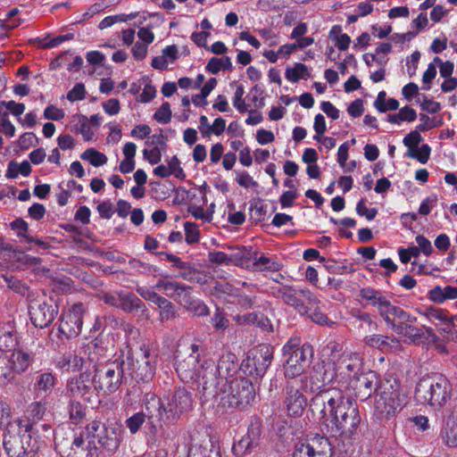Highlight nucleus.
<instances>
[{"label":"nucleus","mask_w":457,"mask_h":457,"mask_svg":"<svg viewBox=\"0 0 457 457\" xmlns=\"http://www.w3.org/2000/svg\"><path fill=\"white\" fill-rule=\"evenodd\" d=\"M10 228L16 232L19 237H23L27 241V237H29V235L27 234L29 225L24 220L21 218L14 220L10 223Z\"/></svg>","instance_id":"obj_56"},{"label":"nucleus","mask_w":457,"mask_h":457,"mask_svg":"<svg viewBox=\"0 0 457 457\" xmlns=\"http://www.w3.org/2000/svg\"><path fill=\"white\" fill-rule=\"evenodd\" d=\"M54 385L55 378L52 373L46 372L37 376L35 386L37 391L44 392L47 395L51 393Z\"/></svg>","instance_id":"obj_40"},{"label":"nucleus","mask_w":457,"mask_h":457,"mask_svg":"<svg viewBox=\"0 0 457 457\" xmlns=\"http://www.w3.org/2000/svg\"><path fill=\"white\" fill-rule=\"evenodd\" d=\"M310 410L320 421L327 420L328 414L331 431L343 438L351 439L358 433L361 422L358 405L341 389L332 387L316 393L311 399Z\"/></svg>","instance_id":"obj_1"},{"label":"nucleus","mask_w":457,"mask_h":457,"mask_svg":"<svg viewBox=\"0 0 457 457\" xmlns=\"http://www.w3.org/2000/svg\"><path fill=\"white\" fill-rule=\"evenodd\" d=\"M145 421V414L143 411H139L127 419L126 426L131 434H136Z\"/></svg>","instance_id":"obj_51"},{"label":"nucleus","mask_w":457,"mask_h":457,"mask_svg":"<svg viewBox=\"0 0 457 457\" xmlns=\"http://www.w3.org/2000/svg\"><path fill=\"white\" fill-rule=\"evenodd\" d=\"M143 156L149 163L156 164L162 159V153L158 146H154L152 149H144Z\"/></svg>","instance_id":"obj_61"},{"label":"nucleus","mask_w":457,"mask_h":457,"mask_svg":"<svg viewBox=\"0 0 457 457\" xmlns=\"http://www.w3.org/2000/svg\"><path fill=\"white\" fill-rule=\"evenodd\" d=\"M253 267L257 271H278L281 270L282 265L276 259L262 255L259 258H255Z\"/></svg>","instance_id":"obj_36"},{"label":"nucleus","mask_w":457,"mask_h":457,"mask_svg":"<svg viewBox=\"0 0 457 457\" xmlns=\"http://www.w3.org/2000/svg\"><path fill=\"white\" fill-rule=\"evenodd\" d=\"M309 295L311 301L306 300L304 297H300L301 304L303 308V311H296L300 315H306L308 318L312 320V321L319 324V325H328V318L326 314H324L319 306L320 300L317 295L309 289Z\"/></svg>","instance_id":"obj_25"},{"label":"nucleus","mask_w":457,"mask_h":457,"mask_svg":"<svg viewBox=\"0 0 457 457\" xmlns=\"http://www.w3.org/2000/svg\"><path fill=\"white\" fill-rule=\"evenodd\" d=\"M356 212L360 216H365L368 220H372L378 214L376 208L368 209L364 200H361L356 205Z\"/></svg>","instance_id":"obj_60"},{"label":"nucleus","mask_w":457,"mask_h":457,"mask_svg":"<svg viewBox=\"0 0 457 457\" xmlns=\"http://www.w3.org/2000/svg\"><path fill=\"white\" fill-rule=\"evenodd\" d=\"M253 449H255V447L242 436L238 442L234 443L232 453L237 457H245L250 454Z\"/></svg>","instance_id":"obj_48"},{"label":"nucleus","mask_w":457,"mask_h":457,"mask_svg":"<svg viewBox=\"0 0 457 457\" xmlns=\"http://www.w3.org/2000/svg\"><path fill=\"white\" fill-rule=\"evenodd\" d=\"M408 320H398L393 324L391 329L397 335L407 337L412 342L420 340L425 337V333L428 336L433 334L432 328L429 327L422 326L418 328L413 324L417 321V318L407 313Z\"/></svg>","instance_id":"obj_21"},{"label":"nucleus","mask_w":457,"mask_h":457,"mask_svg":"<svg viewBox=\"0 0 457 457\" xmlns=\"http://www.w3.org/2000/svg\"><path fill=\"white\" fill-rule=\"evenodd\" d=\"M212 323L217 330H224L228 327L229 321L222 315L219 309H217V312L212 318Z\"/></svg>","instance_id":"obj_64"},{"label":"nucleus","mask_w":457,"mask_h":457,"mask_svg":"<svg viewBox=\"0 0 457 457\" xmlns=\"http://www.w3.org/2000/svg\"><path fill=\"white\" fill-rule=\"evenodd\" d=\"M428 298L436 303H443L446 300L457 299V287L436 286L428 292Z\"/></svg>","instance_id":"obj_31"},{"label":"nucleus","mask_w":457,"mask_h":457,"mask_svg":"<svg viewBox=\"0 0 457 457\" xmlns=\"http://www.w3.org/2000/svg\"><path fill=\"white\" fill-rule=\"evenodd\" d=\"M84 306L76 303L62 314L58 331L67 339L78 337L82 329Z\"/></svg>","instance_id":"obj_16"},{"label":"nucleus","mask_w":457,"mask_h":457,"mask_svg":"<svg viewBox=\"0 0 457 457\" xmlns=\"http://www.w3.org/2000/svg\"><path fill=\"white\" fill-rule=\"evenodd\" d=\"M58 310L46 302L33 300L29 305V313L32 324L40 328L48 327L54 320Z\"/></svg>","instance_id":"obj_20"},{"label":"nucleus","mask_w":457,"mask_h":457,"mask_svg":"<svg viewBox=\"0 0 457 457\" xmlns=\"http://www.w3.org/2000/svg\"><path fill=\"white\" fill-rule=\"evenodd\" d=\"M23 426L19 420L15 424H8L2 434L3 445L9 457H32L34 455L29 440L22 431Z\"/></svg>","instance_id":"obj_9"},{"label":"nucleus","mask_w":457,"mask_h":457,"mask_svg":"<svg viewBox=\"0 0 457 457\" xmlns=\"http://www.w3.org/2000/svg\"><path fill=\"white\" fill-rule=\"evenodd\" d=\"M332 448L328 437L320 434L299 439L294 447L292 457H331Z\"/></svg>","instance_id":"obj_11"},{"label":"nucleus","mask_w":457,"mask_h":457,"mask_svg":"<svg viewBox=\"0 0 457 457\" xmlns=\"http://www.w3.org/2000/svg\"><path fill=\"white\" fill-rule=\"evenodd\" d=\"M154 118L160 123H169L171 120V111L170 104L168 102L163 103L154 114Z\"/></svg>","instance_id":"obj_54"},{"label":"nucleus","mask_w":457,"mask_h":457,"mask_svg":"<svg viewBox=\"0 0 457 457\" xmlns=\"http://www.w3.org/2000/svg\"><path fill=\"white\" fill-rule=\"evenodd\" d=\"M422 140L418 130L411 131L403 140V145L408 147V150H414L420 145Z\"/></svg>","instance_id":"obj_57"},{"label":"nucleus","mask_w":457,"mask_h":457,"mask_svg":"<svg viewBox=\"0 0 457 457\" xmlns=\"http://www.w3.org/2000/svg\"><path fill=\"white\" fill-rule=\"evenodd\" d=\"M185 308L196 316H207L210 314L207 305L203 301L195 297L190 301V304H187Z\"/></svg>","instance_id":"obj_49"},{"label":"nucleus","mask_w":457,"mask_h":457,"mask_svg":"<svg viewBox=\"0 0 457 457\" xmlns=\"http://www.w3.org/2000/svg\"><path fill=\"white\" fill-rule=\"evenodd\" d=\"M16 345V337L7 326L0 327V350L11 351Z\"/></svg>","instance_id":"obj_39"},{"label":"nucleus","mask_w":457,"mask_h":457,"mask_svg":"<svg viewBox=\"0 0 457 457\" xmlns=\"http://www.w3.org/2000/svg\"><path fill=\"white\" fill-rule=\"evenodd\" d=\"M145 307L144 303L133 293L120 292L119 309L131 312Z\"/></svg>","instance_id":"obj_33"},{"label":"nucleus","mask_w":457,"mask_h":457,"mask_svg":"<svg viewBox=\"0 0 457 457\" xmlns=\"http://www.w3.org/2000/svg\"><path fill=\"white\" fill-rule=\"evenodd\" d=\"M80 158L88 161L93 166L98 167L107 162V157L104 154L96 150L95 148H88L84 151Z\"/></svg>","instance_id":"obj_41"},{"label":"nucleus","mask_w":457,"mask_h":457,"mask_svg":"<svg viewBox=\"0 0 457 457\" xmlns=\"http://www.w3.org/2000/svg\"><path fill=\"white\" fill-rule=\"evenodd\" d=\"M245 95V89L242 85L238 86L235 91L234 98H233V105L234 107L241 113H244L248 111V105L245 104V99L243 98Z\"/></svg>","instance_id":"obj_53"},{"label":"nucleus","mask_w":457,"mask_h":457,"mask_svg":"<svg viewBox=\"0 0 457 457\" xmlns=\"http://www.w3.org/2000/svg\"><path fill=\"white\" fill-rule=\"evenodd\" d=\"M122 440V429L117 424L104 426L103 434L98 438L101 446L109 453H115Z\"/></svg>","instance_id":"obj_26"},{"label":"nucleus","mask_w":457,"mask_h":457,"mask_svg":"<svg viewBox=\"0 0 457 457\" xmlns=\"http://www.w3.org/2000/svg\"><path fill=\"white\" fill-rule=\"evenodd\" d=\"M330 383L337 384V375L333 358L327 361H323L316 363L310 375L311 390L312 392L323 391L324 389L321 388Z\"/></svg>","instance_id":"obj_17"},{"label":"nucleus","mask_w":457,"mask_h":457,"mask_svg":"<svg viewBox=\"0 0 457 457\" xmlns=\"http://www.w3.org/2000/svg\"><path fill=\"white\" fill-rule=\"evenodd\" d=\"M85 86L82 83H77L67 94V99L71 102L83 100L85 98Z\"/></svg>","instance_id":"obj_58"},{"label":"nucleus","mask_w":457,"mask_h":457,"mask_svg":"<svg viewBox=\"0 0 457 457\" xmlns=\"http://www.w3.org/2000/svg\"><path fill=\"white\" fill-rule=\"evenodd\" d=\"M160 308V317L162 320H169L175 318L174 304L168 299L163 300V303L158 305Z\"/></svg>","instance_id":"obj_55"},{"label":"nucleus","mask_w":457,"mask_h":457,"mask_svg":"<svg viewBox=\"0 0 457 457\" xmlns=\"http://www.w3.org/2000/svg\"><path fill=\"white\" fill-rule=\"evenodd\" d=\"M143 403L152 423L160 427L173 425L180 417L192 410L193 398L185 387L177 388L171 395L158 398L154 393L145 395Z\"/></svg>","instance_id":"obj_2"},{"label":"nucleus","mask_w":457,"mask_h":457,"mask_svg":"<svg viewBox=\"0 0 457 457\" xmlns=\"http://www.w3.org/2000/svg\"><path fill=\"white\" fill-rule=\"evenodd\" d=\"M44 117L47 120H61L64 118V112L54 105H49L44 111Z\"/></svg>","instance_id":"obj_62"},{"label":"nucleus","mask_w":457,"mask_h":457,"mask_svg":"<svg viewBox=\"0 0 457 457\" xmlns=\"http://www.w3.org/2000/svg\"><path fill=\"white\" fill-rule=\"evenodd\" d=\"M192 292L193 288L190 286L182 284L174 301L186 307L190 304V301L194 298Z\"/></svg>","instance_id":"obj_52"},{"label":"nucleus","mask_w":457,"mask_h":457,"mask_svg":"<svg viewBox=\"0 0 457 457\" xmlns=\"http://www.w3.org/2000/svg\"><path fill=\"white\" fill-rule=\"evenodd\" d=\"M123 365L124 361L120 359L104 365H96L92 378L96 394L111 395L120 388L124 378Z\"/></svg>","instance_id":"obj_8"},{"label":"nucleus","mask_w":457,"mask_h":457,"mask_svg":"<svg viewBox=\"0 0 457 457\" xmlns=\"http://www.w3.org/2000/svg\"><path fill=\"white\" fill-rule=\"evenodd\" d=\"M65 393L69 399H79L87 403H89L91 398L97 395L92 375L86 373L70 378L65 386Z\"/></svg>","instance_id":"obj_15"},{"label":"nucleus","mask_w":457,"mask_h":457,"mask_svg":"<svg viewBox=\"0 0 457 457\" xmlns=\"http://www.w3.org/2000/svg\"><path fill=\"white\" fill-rule=\"evenodd\" d=\"M10 361L15 371L22 372L30 365L31 356L22 350H16L12 353Z\"/></svg>","instance_id":"obj_34"},{"label":"nucleus","mask_w":457,"mask_h":457,"mask_svg":"<svg viewBox=\"0 0 457 457\" xmlns=\"http://www.w3.org/2000/svg\"><path fill=\"white\" fill-rule=\"evenodd\" d=\"M186 242L188 245L197 243L200 239V231L198 226L195 223L187 221L184 224Z\"/></svg>","instance_id":"obj_50"},{"label":"nucleus","mask_w":457,"mask_h":457,"mask_svg":"<svg viewBox=\"0 0 457 457\" xmlns=\"http://www.w3.org/2000/svg\"><path fill=\"white\" fill-rule=\"evenodd\" d=\"M379 315L384 319L388 328H392L398 320H407V312L399 306L391 303L389 299L378 309Z\"/></svg>","instance_id":"obj_29"},{"label":"nucleus","mask_w":457,"mask_h":457,"mask_svg":"<svg viewBox=\"0 0 457 457\" xmlns=\"http://www.w3.org/2000/svg\"><path fill=\"white\" fill-rule=\"evenodd\" d=\"M129 359L130 376L137 382L150 381L155 372V357L152 356L146 350L142 352L139 356Z\"/></svg>","instance_id":"obj_18"},{"label":"nucleus","mask_w":457,"mask_h":457,"mask_svg":"<svg viewBox=\"0 0 457 457\" xmlns=\"http://www.w3.org/2000/svg\"><path fill=\"white\" fill-rule=\"evenodd\" d=\"M379 380L376 373L372 371L359 373L353 378L346 387L353 390L355 397L360 401H365L369 399L372 394H375V389Z\"/></svg>","instance_id":"obj_19"},{"label":"nucleus","mask_w":457,"mask_h":457,"mask_svg":"<svg viewBox=\"0 0 457 457\" xmlns=\"http://www.w3.org/2000/svg\"><path fill=\"white\" fill-rule=\"evenodd\" d=\"M337 375V385L347 386L353 377L360 373L362 366L361 358L358 353H344L337 358L332 356Z\"/></svg>","instance_id":"obj_12"},{"label":"nucleus","mask_w":457,"mask_h":457,"mask_svg":"<svg viewBox=\"0 0 457 457\" xmlns=\"http://www.w3.org/2000/svg\"><path fill=\"white\" fill-rule=\"evenodd\" d=\"M452 386L443 375L422 378L415 388V399L434 408L444 406L451 397Z\"/></svg>","instance_id":"obj_6"},{"label":"nucleus","mask_w":457,"mask_h":457,"mask_svg":"<svg viewBox=\"0 0 457 457\" xmlns=\"http://www.w3.org/2000/svg\"><path fill=\"white\" fill-rule=\"evenodd\" d=\"M181 283L175 280H159L155 285V288L163 291L166 295L175 300L176 294H178Z\"/></svg>","instance_id":"obj_43"},{"label":"nucleus","mask_w":457,"mask_h":457,"mask_svg":"<svg viewBox=\"0 0 457 457\" xmlns=\"http://www.w3.org/2000/svg\"><path fill=\"white\" fill-rule=\"evenodd\" d=\"M60 363L62 368L68 366V369L73 372H79V374L86 373L87 375H92L96 365L92 359L76 354L64 358Z\"/></svg>","instance_id":"obj_27"},{"label":"nucleus","mask_w":457,"mask_h":457,"mask_svg":"<svg viewBox=\"0 0 457 457\" xmlns=\"http://www.w3.org/2000/svg\"><path fill=\"white\" fill-rule=\"evenodd\" d=\"M272 294L275 297L293 307L295 311H303V306L299 304L301 302L300 297H304L306 300L311 301L309 288H296L290 286H282L274 288Z\"/></svg>","instance_id":"obj_23"},{"label":"nucleus","mask_w":457,"mask_h":457,"mask_svg":"<svg viewBox=\"0 0 457 457\" xmlns=\"http://www.w3.org/2000/svg\"><path fill=\"white\" fill-rule=\"evenodd\" d=\"M286 79L291 82H297L300 79H307L311 77L308 68L303 63H295L291 68L287 67L285 72Z\"/></svg>","instance_id":"obj_37"},{"label":"nucleus","mask_w":457,"mask_h":457,"mask_svg":"<svg viewBox=\"0 0 457 457\" xmlns=\"http://www.w3.org/2000/svg\"><path fill=\"white\" fill-rule=\"evenodd\" d=\"M430 147L428 145H422L420 147H417L414 150H408L406 153V156L416 159L420 163L425 164L428 162L430 156Z\"/></svg>","instance_id":"obj_46"},{"label":"nucleus","mask_w":457,"mask_h":457,"mask_svg":"<svg viewBox=\"0 0 457 457\" xmlns=\"http://www.w3.org/2000/svg\"><path fill=\"white\" fill-rule=\"evenodd\" d=\"M252 259L251 250L242 247L235 249L228 254L229 264L243 267L247 261Z\"/></svg>","instance_id":"obj_42"},{"label":"nucleus","mask_w":457,"mask_h":457,"mask_svg":"<svg viewBox=\"0 0 457 457\" xmlns=\"http://www.w3.org/2000/svg\"><path fill=\"white\" fill-rule=\"evenodd\" d=\"M273 360V348L270 345H260L248 352L243 361L242 370L245 374L262 378Z\"/></svg>","instance_id":"obj_10"},{"label":"nucleus","mask_w":457,"mask_h":457,"mask_svg":"<svg viewBox=\"0 0 457 457\" xmlns=\"http://www.w3.org/2000/svg\"><path fill=\"white\" fill-rule=\"evenodd\" d=\"M307 378H300V380H287L286 386V398L284 404L290 416H301L307 404V400L301 389L306 384Z\"/></svg>","instance_id":"obj_13"},{"label":"nucleus","mask_w":457,"mask_h":457,"mask_svg":"<svg viewBox=\"0 0 457 457\" xmlns=\"http://www.w3.org/2000/svg\"><path fill=\"white\" fill-rule=\"evenodd\" d=\"M423 315L429 319L430 320H440L441 322L445 320L446 318H448L444 310L433 307L426 309L423 312Z\"/></svg>","instance_id":"obj_63"},{"label":"nucleus","mask_w":457,"mask_h":457,"mask_svg":"<svg viewBox=\"0 0 457 457\" xmlns=\"http://www.w3.org/2000/svg\"><path fill=\"white\" fill-rule=\"evenodd\" d=\"M202 371V393L205 400H209L210 396L217 394V386H227L237 372V364L236 362V355L228 353L223 354L218 361L216 366L212 361H205Z\"/></svg>","instance_id":"obj_3"},{"label":"nucleus","mask_w":457,"mask_h":457,"mask_svg":"<svg viewBox=\"0 0 457 457\" xmlns=\"http://www.w3.org/2000/svg\"><path fill=\"white\" fill-rule=\"evenodd\" d=\"M405 404V395L400 382L393 378L379 380L375 389L374 408L377 414L389 419L398 413Z\"/></svg>","instance_id":"obj_4"},{"label":"nucleus","mask_w":457,"mask_h":457,"mask_svg":"<svg viewBox=\"0 0 457 457\" xmlns=\"http://www.w3.org/2000/svg\"><path fill=\"white\" fill-rule=\"evenodd\" d=\"M212 397L219 398V407L223 408L224 411H229L250 404L255 398V389L249 379L236 378L224 386V388L217 386V394Z\"/></svg>","instance_id":"obj_5"},{"label":"nucleus","mask_w":457,"mask_h":457,"mask_svg":"<svg viewBox=\"0 0 457 457\" xmlns=\"http://www.w3.org/2000/svg\"><path fill=\"white\" fill-rule=\"evenodd\" d=\"M204 361L201 364L200 354H189L184 359H179L177 361L176 370L179 376L182 377L183 379H196L202 386V371L204 370Z\"/></svg>","instance_id":"obj_22"},{"label":"nucleus","mask_w":457,"mask_h":457,"mask_svg":"<svg viewBox=\"0 0 457 457\" xmlns=\"http://www.w3.org/2000/svg\"><path fill=\"white\" fill-rule=\"evenodd\" d=\"M353 316L360 323L361 328H368L370 331L377 329L378 325L375 321H373L370 313L355 311L353 313Z\"/></svg>","instance_id":"obj_47"},{"label":"nucleus","mask_w":457,"mask_h":457,"mask_svg":"<svg viewBox=\"0 0 457 457\" xmlns=\"http://www.w3.org/2000/svg\"><path fill=\"white\" fill-rule=\"evenodd\" d=\"M187 457H221L220 448L218 444L208 439L199 445H193Z\"/></svg>","instance_id":"obj_30"},{"label":"nucleus","mask_w":457,"mask_h":457,"mask_svg":"<svg viewBox=\"0 0 457 457\" xmlns=\"http://www.w3.org/2000/svg\"><path fill=\"white\" fill-rule=\"evenodd\" d=\"M262 436V425L260 421L251 423L248 427L247 432L243 437L252 444L255 448L259 445L260 438Z\"/></svg>","instance_id":"obj_44"},{"label":"nucleus","mask_w":457,"mask_h":457,"mask_svg":"<svg viewBox=\"0 0 457 457\" xmlns=\"http://www.w3.org/2000/svg\"><path fill=\"white\" fill-rule=\"evenodd\" d=\"M69 457H99L98 448L92 436L75 435Z\"/></svg>","instance_id":"obj_24"},{"label":"nucleus","mask_w":457,"mask_h":457,"mask_svg":"<svg viewBox=\"0 0 457 457\" xmlns=\"http://www.w3.org/2000/svg\"><path fill=\"white\" fill-rule=\"evenodd\" d=\"M137 292L145 300L154 303L157 306L163 303L165 297L159 295L157 293L144 287H138Z\"/></svg>","instance_id":"obj_59"},{"label":"nucleus","mask_w":457,"mask_h":457,"mask_svg":"<svg viewBox=\"0 0 457 457\" xmlns=\"http://www.w3.org/2000/svg\"><path fill=\"white\" fill-rule=\"evenodd\" d=\"M440 437L447 446L457 447V407L446 419L441 429Z\"/></svg>","instance_id":"obj_28"},{"label":"nucleus","mask_w":457,"mask_h":457,"mask_svg":"<svg viewBox=\"0 0 457 457\" xmlns=\"http://www.w3.org/2000/svg\"><path fill=\"white\" fill-rule=\"evenodd\" d=\"M360 296L369 302L377 310L386 301L387 297L382 292L371 287H364L360 291Z\"/></svg>","instance_id":"obj_35"},{"label":"nucleus","mask_w":457,"mask_h":457,"mask_svg":"<svg viewBox=\"0 0 457 457\" xmlns=\"http://www.w3.org/2000/svg\"><path fill=\"white\" fill-rule=\"evenodd\" d=\"M364 341L366 345L371 347H376L382 351H386L390 348L397 346L398 345V341L396 339L382 335H372L366 337Z\"/></svg>","instance_id":"obj_32"},{"label":"nucleus","mask_w":457,"mask_h":457,"mask_svg":"<svg viewBox=\"0 0 457 457\" xmlns=\"http://www.w3.org/2000/svg\"><path fill=\"white\" fill-rule=\"evenodd\" d=\"M239 289L232 284L226 281H216L212 289V295L217 298H226L227 296L236 297Z\"/></svg>","instance_id":"obj_38"},{"label":"nucleus","mask_w":457,"mask_h":457,"mask_svg":"<svg viewBox=\"0 0 457 457\" xmlns=\"http://www.w3.org/2000/svg\"><path fill=\"white\" fill-rule=\"evenodd\" d=\"M283 353L287 356L284 363V374L287 380L298 378L309 367L313 355L312 346L309 344L300 345L299 339L291 338L284 346Z\"/></svg>","instance_id":"obj_7"},{"label":"nucleus","mask_w":457,"mask_h":457,"mask_svg":"<svg viewBox=\"0 0 457 457\" xmlns=\"http://www.w3.org/2000/svg\"><path fill=\"white\" fill-rule=\"evenodd\" d=\"M23 426L22 431L25 432L27 439L33 453L35 454L42 446L46 445L54 435L52 427L47 423H42L35 420H21Z\"/></svg>","instance_id":"obj_14"},{"label":"nucleus","mask_w":457,"mask_h":457,"mask_svg":"<svg viewBox=\"0 0 457 457\" xmlns=\"http://www.w3.org/2000/svg\"><path fill=\"white\" fill-rule=\"evenodd\" d=\"M69 414L70 419L74 421H79L85 417V407L79 399H69Z\"/></svg>","instance_id":"obj_45"}]
</instances>
